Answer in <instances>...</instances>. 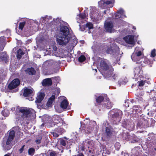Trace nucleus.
<instances>
[{
	"label": "nucleus",
	"instance_id": "1",
	"mask_svg": "<svg viewBox=\"0 0 156 156\" xmlns=\"http://www.w3.org/2000/svg\"><path fill=\"white\" fill-rule=\"evenodd\" d=\"M69 30L66 26H61L59 33L56 36V41L59 45L66 46L69 42L70 37Z\"/></svg>",
	"mask_w": 156,
	"mask_h": 156
},
{
	"label": "nucleus",
	"instance_id": "2",
	"mask_svg": "<svg viewBox=\"0 0 156 156\" xmlns=\"http://www.w3.org/2000/svg\"><path fill=\"white\" fill-rule=\"evenodd\" d=\"M98 60L100 61V66L101 69L105 71L104 76L108 80H115L117 78L118 75L117 74H114L113 68L111 66H109L108 65L105 61L102 58H98Z\"/></svg>",
	"mask_w": 156,
	"mask_h": 156
},
{
	"label": "nucleus",
	"instance_id": "3",
	"mask_svg": "<svg viewBox=\"0 0 156 156\" xmlns=\"http://www.w3.org/2000/svg\"><path fill=\"white\" fill-rule=\"evenodd\" d=\"M110 114L109 116L110 120L113 124H117L121 121L122 113L121 110L118 109H113L109 112Z\"/></svg>",
	"mask_w": 156,
	"mask_h": 156
},
{
	"label": "nucleus",
	"instance_id": "4",
	"mask_svg": "<svg viewBox=\"0 0 156 156\" xmlns=\"http://www.w3.org/2000/svg\"><path fill=\"white\" fill-rule=\"evenodd\" d=\"M18 110L22 114V117L25 120L29 121L32 117H34L35 115V112L34 110L31 108L25 107L20 108Z\"/></svg>",
	"mask_w": 156,
	"mask_h": 156
},
{
	"label": "nucleus",
	"instance_id": "5",
	"mask_svg": "<svg viewBox=\"0 0 156 156\" xmlns=\"http://www.w3.org/2000/svg\"><path fill=\"white\" fill-rule=\"evenodd\" d=\"M107 53L112 54L113 55L112 57V60L114 63H117L120 60L119 57H120V52L119 47L116 45L114 48L112 49L108 48L106 51Z\"/></svg>",
	"mask_w": 156,
	"mask_h": 156
},
{
	"label": "nucleus",
	"instance_id": "6",
	"mask_svg": "<svg viewBox=\"0 0 156 156\" xmlns=\"http://www.w3.org/2000/svg\"><path fill=\"white\" fill-rule=\"evenodd\" d=\"M9 136L6 142H4L2 145L4 150H9L12 147V142L15 137V132L13 130H12L9 132Z\"/></svg>",
	"mask_w": 156,
	"mask_h": 156
},
{
	"label": "nucleus",
	"instance_id": "7",
	"mask_svg": "<svg viewBox=\"0 0 156 156\" xmlns=\"http://www.w3.org/2000/svg\"><path fill=\"white\" fill-rule=\"evenodd\" d=\"M52 121L53 122L50 126L51 127H53L55 125H56L58 126H60L63 125V123L64 122L62 119L57 115H55L53 116Z\"/></svg>",
	"mask_w": 156,
	"mask_h": 156
},
{
	"label": "nucleus",
	"instance_id": "8",
	"mask_svg": "<svg viewBox=\"0 0 156 156\" xmlns=\"http://www.w3.org/2000/svg\"><path fill=\"white\" fill-rule=\"evenodd\" d=\"M142 54V52L140 50L139 47H136L135 49L134 52L131 56L132 60L134 62H137L141 59V56Z\"/></svg>",
	"mask_w": 156,
	"mask_h": 156
},
{
	"label": "nucleus",
	"instance_id": "9",
	"mask_svg": "<svg viewBox=\"0 0 156 156\" xmlns=\"http://www.w3.org/2000/svg\"><path fill=\"white\" fill-rule=\"evenodd\" d=\"M114 2V0H101L98 2L99 6L102 9L106 7V5L112 3Z\"/></svg>",
	"mask_w": 156,
	"mask_h": 156
},
{
	"label": "nucleus",
	"instance_id": "10",
	"mask_svg": "<svg viewBox=\"0 0 156 156\" xmlns=\"http://www.w3.org/2000/svg\"><path fill=\"white\" fill-rule=\"evenodd\" d=\"M20 81L18 79L13 80L9 85L8 88L11 90L16 88L20 84Z\"/></svg>",
	"mask_w": 156,
	"mask_h": 156
},
{
	"label": "nucleus",
	"instance_id": "11",
	"mask_svg": "<svg viewBox=\"0 0 156 156\" xmlns=\"http://www.w3.org/2000/svg\"><path fill=\"white\" fill-rule=\"evenodd\" d=\"M124 39L126 43L131 44V47L134 46L135 42L134 41L133 36L132 35L127 36L124 37Z\"/></svg>",
	"mask_w": 156,
	"mask_h": 156
},
{
	"label": "nucleus",
	"instance_id": "12",
	"mask_svg": "<svg viewBox=\"0 0 156 156\" xmlns=\"http://www.w3.org/2000/svg\"><path fill=\"white\" fill-rule=\"evenodd\" d=\"M113 23L111 22H105L104 23V27L106 31L109 33L113 32Z\"/></svg>",
	"mask_w": 156,
	"mask_h": 156
},
{
	"label": "nucleus",
	"instance_id": "13",
	"mask_svg": "<svg viewBox=\"0 0 156 156\" xmlns=\"http://www.w3.org/2000/svg\"><path fill=\"white\" fill-rule=\"evenodd\" d=\"M9 57L5 52L0 53V61H4L7 62L9 60Z\"/></svg>",
	"mask_w": 156,
	"mask_h": 156
},
{
	"label": "nucleus",
	"instance_id": "14",
	"mask_svg": "<svg viewBox=\"0 0 156 156\" xmlns=\"http://www.w3.org/2000/svg\"><path fill=\"white\" fill-rule=\"evenodd\" d=\"M104 108H106L108 109L111 108L113 106L112 103L108 99H106V101H105L103 104Z\"/></svg>",
	"mask_w": 156,
	"mask_h": 156
},
{
	"label": "nucleus",
	"instance_id": "15",
	"mask_svg": "<svg viewBox=\"0 0 156 156\" xmlns=\"http://www.w3.org/2000/svg\"><path fill=\"white\" fill-rule=\"evenodd\" d=\"M124 11L122 9H120L118 11L116 14H115V16L116 18H124L126 17V16L124 14Z\"/></svg>",
	"mask_w": 156,
	"mask_h": 156
},
{
	"label": "nucleus",
	"instance_id": "16",
	"mask_svg": "<svg viewBox=\"0 0 156 156\" xmlns=\"http://www.w3.org/2000/svg\"><path fill=\"white\" fill-rule=\"evenodd\" d=\"M33 89H29L27 87L24 88L23 95L25 97L31 96L33 93Z\"/></svg>",
	"mask_w": 156,
	"mask_h": 156
},
{
	"label": "nucleus",
	"instance_id": "17",
	"mask_svg": "<svg viewBox=\"0 0 156 156\" xmlns=\"http://www.w3.org/2000/svg\"><path fill=\"white\" fill-rule=\"evenodd\" d=\"M60 63V61H53L52 60H50L48 61H46L45 62L44 64L47 65L48 66H50L51 65V64H52V65H54L56 66H58L59 65Z\"/></svg>",
	"mask_w": 156,
	"mask_h": 156
},
{
	"label": "nucleus",
	"instance_id": "18",
	"mask_svg": "<svg viewBox=\"0 0 156 156\" xmlns=\"http://www.w3.org/2000/svg\"><path fill=\"white\" fill-rule=\"evenodd\" d=\"M135 76L136 77L141 76L143 74V71L139 67H135L134 70Z\"/></svg>",
	"mask_w": 156,
	"mask_h": 156
},
{
	"label": "nucleus",
	"instance_id": "19",
	"mask_svg": "<svg viewBox=\"0 0 156 156\" xmlns=\"http://www.w3.org/2000/svg\"><path fill=\"white\" fill-rule=\"evenodd\" d=\"M44 97V94L43 93L40 92L38 94L36 98L35 102L40 103L43 100Z\"/></svg>",
	"mask_w": 156,
	"mask_h": 156
},
{
	"label": "nucleus",
	"instance_id": "20",
	"mask_svg": "<svg viewBox=\"0 0 156 156\" xmlns=\"http://www.w3.org/2000/svg\"><path fill=\"white\" fill-rule=\"evenodd\" d=\"M52 84V81L50 78H47L44 80L42 82V84L43 86H51Z\"/></svg>",
	"mask_w": 156,
	"mask_h": 156
},
{
	"label": "nucleus",
	"instance_id": "21",
	"mask_svg": "<svg viewBox=\"0 0 156 156\" xmlns=\"http://www.w3.org/2000/svg\"><path fill=\"white\" fill-rule=\"evenodd\" d=\"M113 129L111 126L107 127L105 128V133L108 136H110L113 134Z\"/></svg>",
	"mask_w": 156,
	"mask_h": 156
},
{
	"label": "nucleus",
	"instance_id": "22",
	"mask_svg": "<svg viewBox=\"0 0 156 156\" xmlns=\"http://www.w3.org/2000/svg\"><path fill=\"white\" fill-rule=\"evenodd\" d=\"M55 98V95H52L49 99L47 103V106H51L54 101Z\"/></svg>",
	"mask_w": 156,
	"mask_h": 156
},
{
	"label": "nucleus",
	"instance_id": "23",
	"mask_svg": "<svg viewBox=\"0 0 156 156\" xmlns=\"http://www.w3.org/2000/svg\"><path fill=\"white\" fill-rule=\"evenodd\" d=\"M68 104V102L66 100H64L61 102L60 104L61 107L63 109L66 108Z\"/></svg>",
	"mask_w": 156,
	"mask_h": 156
},
{
	"label": "nucleus",
	"instance_id": "24",
	"mask_svg": "<svg viewBox=\"0 0 156 156\" xmlns=\"http://www.w3.org/2000/svg\"><path fill=\"white\" fill-rule=\"evenodd\" d=\"M27 73L30 75H33L35 73V71L33 68H28L26 70Z\"/></svg>",
	"mask_w": 156,
	"mask_h": 156
},
{
	"label": "nucleus",
	"instance_id": "25",
	"mask_svg": "<svg viewBox=\"0 0 156 156\" xmlns=\"http://www.w3.org/2000/svg\"><path fill=\"white\" fill-rule=\"evenodd\" d=\"M90 144V142L89 140H86L84 141L83 142L84 146L82 149V150L84 151L86 147L89 148Z\"/></svg>",
	"mask_w": 156,
	"mask_h": 156
},
{
	"label": "nucleus",
	"instance_id": "26",
	"mask_svg": "<svg viewBox=\"0 0 156 156\" xmlns=\"http://www.w3.org/2000/svg\"><path fill=\"white\" fill-rule=\"evenodd\" d=\"M51 19L52 17L48 16H46L44 17H42L41 18L40 21H42L41 22L43 23H46L48 21V19Z\"/></svg>",
	"mask_w": 156,
	"mask_h": 156
},
{
	"label": "nucleus",
	"instance_id": "27",
	"mask_svg": "<svg viewBox=\"0 0 156 156\" xmlns=\"http://www.w3.org/2000/svg\"><path fill=\"white\" fill-rule=\"evenodd\" d=\"M24 54V53L20 49H19L17 51L16 57L18 59H20L22 57L23 55Z\"/></svg>",
	"mask_w": 156,
	"mask_h": 156
},
{
	"label": "nucleus",
	"instance_id": "28",
	"mask_svg": "<svg viewBox=\"0 0 156 156\" xmlns=\"http://www.w3.org/2000/svg\"><path fill=\"white\" fill-rule=\"evenodd\" d=\"M142 123H141V124H140L141 126L144 127H148L149 125L148 124V122L147 120H145L142 119Z\"/></svg>",
	"mask_w": 156,
	"mask_h": 156
},
{
	"label": "nucleus",
	"instance_id": "29",
	"mask_svg": "<svg viewBox=\"0 0 156 156\" xmlns=\"http://www.w3.org/2000/svg\"><path fill=\"white\" fill-rule=\"evenodd\" d=\"M59 127L60 126H58V128H56L55 129L56 130V131L58 132L60 135L65 132V130L63 128Z\"/></svg>",
	"mask_w": 156,
	"mask_h": 156
},
{
	"label": "nucleus",
	"instance_id": "30",
	"mask_svg": "<svg viewBox=\"0 0 156 156\" xmlns=\"http://www.w3.org/2000/svg\"><path fill=\"white\" fill-rule=\"evenodd\" d=\"M2 114L4 116H8L9 115V113L7 110H4L2 112Z\"/></svg>",
	"mask_w": 156,
	"mask_h": 156
},
{
	"label": "nucleus",
	"instance_id": "31",
	"mask_svg": "<svg viewBox=\"0 0 156 156\" xmlns=\"http://www.w3.org/2000/svg\"><path fill=\"white\" fill-rule=\"evenodd\" d=\"M104 98L102 96H99L97 98L96 100L97 103L101 102L104 100Z\"/></svg>",
	"mask_w": 156,
	"mask_h": 156
},
{
	"label": "nucleus",
	"instance_id": "32",
	"mask_svg": "<svg viewBox=\"0 0 156 156\" xmlns=\"http://www.w3.org/2000/svg\"><path fill=\"white\" fill-rule=\"evenodd\" d=\"M86 27L89 30L93 29V25L92 24L90 23H87L86 24Z\"/></svg>",
	"mask_w": 156,
	"mask_h": 156
},
{
	"label": "nucleus",
	"instance_id": "33",
	"mask_svg": "<svg viewBox=\"0 0 156 156\" xmlns=\"http://www.w3.org/2000/svg\"><path fill=\"white\" fill-rule=\"evenodd\" d=\"M35 150L34 148H30L28 150V154L30 155H33L34 153Z\"/></svg>",
	"mask_w": 156,
	"mask_h": 156
},
{
	"label": "nucleus",
	"instance_id": "34",
	"mask_svg": "<svg viewBox=\"0 0 156 156\" xmlns=\"http://www.w3.org/2000/svg\"><path fill=\"white\" fill-rule=\"evenodd\" d=\"M26 23V22H21L19 24V28L21 30H22L23 29V28L24 27L25 24Z\"/></svg>",
	"mask_w": 156,
	"mask_h": 156
},
{
	"label": "nucleus",
	"instance_id": "35",
	"mask_svg": "<svg viewBox=\"0 0 156 156\" xmlns=\"http://www.w3.org/2000/svg\"><path fill=\"white\" fill-rule=\"evenodd\" d=\"M86 59V58L83 55H81L78 58V60L80 62L84 61Z\"/></svg>",
	"mask_w": 156,
	"mask_h": 156
},
{
	"label": "nucleus",
	"instance_id": "36",
	"mask_svg": "<svg viewBox=\"0 0 156 156\" xmlns=\"http://www.w3.org/2000/svg\"><path fill=\"white\" fill-rule=\"evenodd\" d=\"M136 99L137 100V101L139 102H142L143 100V98L140 96L139 95H137L136 97Z\"/></svg>",
	"mask_w": 156,
	"mask_h": 156
},
{
	"label": "nucleus",
	"instance_id": "37",
	"mask_svg": "<svg viewBox=\"0 0 156 156\" xmlns=\"http://www.w3.org/2000/svg\"><path fill=\"white\" fill-rule=\"evenodd\" d=\"M60 143L62 145L65 146L66 145V141L63 139H61L60 140Z\"/></svg>",
	"mask_w": 156,
	"mask_h": 156
},
{
	"label": "nucleus",
	"instance_id": "38",
	"mask_svg": "<svg viewBox=\"0 0 156 156\" xmlns=\"http://www.w3.org/2000/svg\"><path fill=\"white\" fill-rule=\"evenodd\" d=\"M53 136L55 137H58L59 135H60L56 131V130L55 129L54 132L53 133Z\"/></svg>",
	"mask_w": 156,
	"mask_h": 156
},
{
	"label": "nucleus",
	"instance_id": "39",
	"mask_svg": "<svg viewBox=\"0 0 156 156\" xmlns=\"http://www.w3.org/2000/svg\"><path fill=\"white\" fill-rule=\"evenodd\" d=\"M79 17L81 19H84L86 17V14L84 13H82L79 15Z\"/></svg>",
	"mask_w": 156,
	"mask_h": 156
},
{
	"label": "nucleus",
	"instance_id": "40",
	"mask_svg": "<svg viewBox=\"0 0 156 156\" xmlns=\"http://www.w3.org/2000/svg\"><path fill=\"white\" fill-rule=\"evenodd\" d=\"M115 147L116 149L118 150L119 148H120V145L119 144V143L117 142L115 144Z\"/></svg>",
	"mask_w": 156,
	"mask_h": 156
},
{
	"label": "nucleus",
	"instance_id": "41",
	"mask_svg": "<svg viewBox=\"0 0 156 156\" xmlns=\"http://www.w3.org/2000/svg\"><path fill=\"white\" fill-rule=\"evenodd\" d=\"M156 50L155 49H154L153 50L151 51V56L153 57H154L156 56V53H155Z\"/></svg>",
	"mask_w": 156,
	"mask_h": 156
},
{
	"label": "nucleus",
	"instance_id": "42",
	"mask_svg": "<svg viewBox=\"0 0 156 156\" xmlns=\"http://www.w3.org/2000/svg\"><path fill=\"white\" fill-rule=\"evenodd\" d=\"M146 82V81H143V80L138 81V83H139V86H142L144 85L145 84V83Z\"/></svg>",
	"mask_w": 156,
	"mask_h": 156
},
{
	"label": "nucleus",
	"instance_id": "43",
	"mask_svg": "<svg viewBox=\"0 0 156 156\" xmlns=\"http://www.w3.org/2000/svg\"><path fill=\"white\" fill-rule=\"evenodd\" d=\"M90 16L91 19L92 20H96L97 18V17L96 16V15H95L94 14H93L91 13V15H90Z\"/></svg>",
	"mask_w": 156,
	"mask_h": 156
},
{
	"label": "nucleus",
	"instance_id": "44",
	"mask_svg": "<svg viewBox=\"0 0 156 156\" xmlns=\"http://www.w3.org/2000/svg\"><path fill=\"white\" fill-rule=\"evenodd\" d=\"M42 139V137H40L39 139H37L35 141V142L37 144H39L41 142V140Z\"/></svg>",
	"mask_w": 156,
	"mask_h": 156
},
{
	"label": "nucleus",
	"instance_id": "45",
	"mask_svg": "<svg viewBox=\"0 0 156 156\" xmlns=\"http://www.w3.org/2000/svg\"><path fill=\"white\" fill-rule=\"evenodd\" d=\"M24 147V145H23L22 147H21V148L19 149V151L20 153H22L23 151Z\"/></svg>",
	"mask_w": 156,
	"mask_h": 156
},
{
	"label": "nucleus",
	"instance_id": "46",
	"mask_svg": "<svg viewBox=\"0 0 156 156\" xmlns=\"http://www.w3.org/2000/svg\"><path fill=\"white\" fill-rule=\"evenodd\" d=\"M77 42L76 40H74L73 41V43L72 46H75L77 44Z\"/></svg>",
	"mask_w": 156,
	"mask_h": 156
},
{
	"label": "nucleus",
	"instance_id": "47",
	"mask_svg": "<svg viewBox=\"0 0 156 156\" xmlns=\"http://www.w3.org/2000/svg\"><path fill=\"white\" fill-rule=\"evenodd\" d=\"M128 101H129L128 100L125 101V105L126 107H129V105L128 104H127V103H128L127 102H128Z\"/></svg>",
	"mask_w": 156,
	"mask_h": 156
},
{
	"label": "nucleus",
	"instance_id": "48",
	"mask_svg": "<svg viewBox=\"0 0 156 156\" xmlns=\"http://www.w3.org/2000/svg\"><path fill=\"white\" fill-rule=\"evenodd\" d=\"M60 90L59 89H57V95H58L60 93Z\"/></svg>",
	"mask_w": 156,
	"mask_h": 156
},
{
	"label": "nucleus",
	"instance_id": "49",
	"mask_svg": "<svg viewBox=\"0 0 156 156\" xmlns=\"http://www.w3.org/2000/svg\"><path fill=\"white\" fill-rule=\"evenodd\" d=\"M124 154V156H128V154L127 153H124L123 151H122V154Z\"/></svg>",
	"mask_w": 156,
	"mask_h": 156
},
{
	"label": "nucleus",
	"instance_id": "50",
	"mask_svg": "<svg viewBox=\"0 0 156 156\" xmlns=\"http://www.w3.org/2000/svg\"><path fill=\"white\" fill-rule=\"evenodd\" d=\"M75 156H84V155L82 153L80 154H77Z\"/></svg>",
	"mask_w": 156,
	"mask_h": 156
},
{
	"label": "nucleus",
	"instance_id": "51",
	"mask_svg": "<svg viewBox=\"0 0 156 156\" xmlns=\"http://www.w3.org/2000/svg\"><path fill=\"white\" fill-rule=\"evenodd\" d=\"M53 49L55 51H56L57 50V48L56 47H54L53 48Z\"/></svg>",
	"mask_w": 156,
	"mask_h": 156
},
{
	"label": "nucleus",
	"instance_id": "52",
	"mask_svg": "<svg viewBox=\"0 0 156 156\" xmlns=\"http://www.w3.org/2000/svg\"><path fill=\"white\" fill-rule=\"evenodd\" d=\"M93 66H92V68L93 70H94L95 71V72H97V69H94L93 68Z\"/></svg>",
	"mask_w": 156,
	"mask_h": 156
},
{
	"label": "nucleus",
	"instance_id": "53",
	"mask_svg": "<svg viewBox=\"0 0 156 156\" xmlns=\"http://www.w3.org/2000/svg\"><path fill=\"white\" fill-rule=\"evenodd\" d=\"M134 108H136L135 109V111H136V110H137V108H138V107H136V106L134 107Z\"/></svg>",
	"mask_w": 156,
	"mask_h": 156
},
{
	"label": "nucleus",
	"instance_id": "54",
	"mask_svg": "<svg viewBox=\"0 0 156 156\" xmlns=\"http://www.w3.org/2000/svg\"><path fill=\"white\" fill-rule=\"evenodd\" d=\"M93 125H95L96 124V122L95 121H93Z\"/></svg>",
	"mask_w": 156,
	"mask_h": 156
},
{
	"label": "nucleus",
	"instance_id": "55",
	"mask_svg": "<svg viewBox=\"0 0 156 156\" xmlns=\"http://www.w3.org/2000/svg\"><path fill=\"white\" fill-rule=\"evenodd\" d=\"M35 23L37 24V25L38 26V23L37 21H36L35 22Z\"/></svg>",
	"mask_w": 156,
	"mask_h": 156
},
{
	"label": "nucleus",
	"instance_id": "56",
	"mask_svg": "<svg viewBox=\"0 0 156 156\" xmlns=\"http://www.w3.org/2000/svg\"><path fill=\"white\" fill-rule=\"evenodd\" d=\"M106 10H105L104 11V13H105V14H106Z\"/></svg>",
	"mask_w": 156,
	"mask_h": 156
},
{
	"label": "nucleus",
	"instance_id": "57",
	"mask_svg": "<svg viewBox=\"0 0 156 156\" xmlns=\"http://www.w3.org/2000/svg\"><path fill=\"white\" fill-rule=\"evenodd\" d=\"M34 29V31H37V28H36V29Z\"/></svg>",
	"mask_w": 156,
	"mask_h": 156
},
{
	"label": "nucleus",
	"instance_id": "58",
	"mask_svg": "<svg viewBox=\"0 0 156 156\" xmlns=\"http://www.w3.org/2000/svg\"><path fill=\"white\" fill-rule=\"evenodd\" d=\"M133 29H136V28L135 27H133Z\"/></svg>",
	"mask_w": 156,
	"mask_h": 156
},
{
	"label": "nucleus",
	"instance_id": "59",
	"mask_svg": "<svg viewBox=\"0 0 156 156\" xmlns=\"http://www.w3.org/2000/svg\"><path fill=\"white\" fill-rule=\"evenodd\" d=\"M4 156H9V155L8 154H5L4 155Z\"/></svg>",
	"mask_w": 156,
	"mask_h": 156
},
{
	"label": "nucleus",
	"instance_id": "60",
	"mask_svg": "<svg viewBox=\"0 0 156 156\" xmlns=\"http://www.w3.org/2000/svg\"><path fill=\"white\" fill-rule=\"evenodd\" d=\"M32 100V97L31 98V99H30V100Z\"/></svg>",
	"mask_w": 156,
	"mask_h": 156
},
{
	"label": "nucleus",
	"instance_id": "61",
	"mask_svg": "<svg viewBox=\"0 0 156 156\" xmlns=\"http://www.w3.org/2000/svg\"><path fill=\"white\" fill-rule=\"evenodd\" d=\"M44 126V124H42L41 125V126Z\"/></svg>",
	"mask_w": 156,
	"mask_h": 156
},
{
	"label": "nucleus",
	"instance_id": "62",
	"mask_svg": "<svg viewBox=\"0 0 156 156\" xmlns=\"http://www.w3.org/2000/svg\"><path fill=\"white\" fill-rule=\"evenodd\" d=\"M89 152H90V153L91 152V151L90 150H89Z\"/></svg>",
	"mask_w": 156,
	"mask_h": 156
},
{
	"label": "nucleus",
	"instance_id": "63",
	"mask_svg": "<svg viewBox=\"0 0 156 156\" xmlns=\"http://www.w3.org/2000/svg\"><path fill=\"white\" fill-rule=\"evenodd\" d=\"M136 142V141L134 140V141H133V142L134 143V142Z\"/></svg>",
	"mask_w": 156,
	"mask_h": 156
},
{
	"label": "nucleus",
	"instance_id": "64",
	"mask_svg": "<svg viewBox=\"0 0 156 156\" xmlns=\"http://www.w3.org/2000/svg\"><path fill=\"white\" fill-rule=\"evenodd\" d=\"M154 150L156 151V148H154Z\"/></svg>",
	"mask_w": 156,
	"mask_h": 156
}]
</instances>
